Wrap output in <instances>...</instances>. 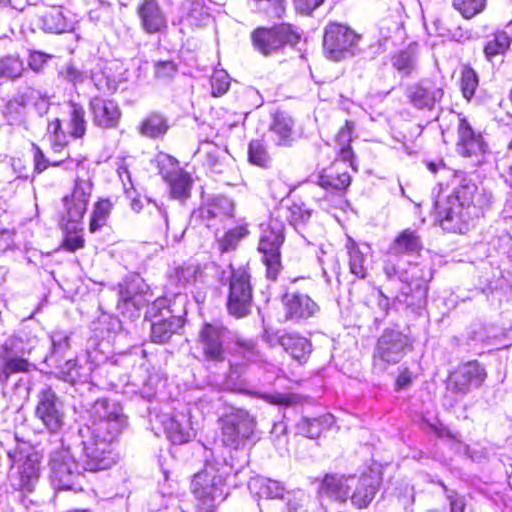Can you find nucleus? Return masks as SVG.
<instances>
[{"label": "nucleus", "mask_w": 512, "mask_h": 512, "mask_svg": "<svg viewBox=\"0 0 512 512\" xmlns=\"http://www.w3.org/2000/svg\"><path fill=\"white\" fill-rule=\"evenodd\" d=\"M383 484V473L377 469H368L361 473L349 493L351 505L358 509H367L374 501Z\"/></svg>", "instance_id": "a211bd4d"}, {"label": "nucleus", "mask_w": 512, "mask_h": 512, "mask_svg": "<svg viewBox=\"0 0 512 512\" xmlns=\"http://www.w3.org/2000/svg\"><path fill=\"white\" fill-rule=\"evenodd\" d=\"M31 149L33 153L34 172L41 174L50 167V160L45 156L44 151L39 145L32 143Z\"/></svg>", "instance_id": "6e6d98bb"}, {"label": "nucleus", "mask_w": 512, "mask_h": 512, "mask_svg": "<svg viewBox=\"0 0 512 512\" xmlns=\"http://www.w3.org/2000/svg\"><path fill=\"white\" fill-rule=\"evenodd\" d=\"M169 127L167 117L161 112L153 111L140 121L137 130L144 137L157 139L163 137Z\"/></svg>", "instance_id": "473e14b6"}, {"label": "nucleus", "mask_w": 512, "mask_h": 512, "mask_svg": "<svg viewBox=\"0 0 512 512\" xmlns=\"http://www.w3.org/2000/svg\"><path fill=\"white\" fill-rule=\"evenodd\" d=\"M474 213L440 194L433 205L435 221L447 233L464 234L469 231L479 218Z\"/></svg>", "instance_id": "20e7f679"}, {"label": "nucleus", "mask_w": 512, "mask_h": 512, "mask_svg": "<svg viewBox=\"0 0 512 512\" xmlns=\"http://www.w3.org/2000/svg\"><path fill=\"white\" fill-rule=\"evenodd\" d=\"M250 233L248 224L236 225L223 233L222 236L216 238L217 249L220 254L234 251L238 248L241 240L246 238Z\"/></svg>", "instance_id": "e433bc0d"}, {"label": "nucleus", "mask_w": 512, "mask_h": 512, "mask_svg": "<svg viewBox=\"0 0 512 512\" xmlns=\"http://www.w3.org/2000/svg\"><path fill=\"white\" fill-rule=\"evenodd\" d=\"M392 66L401 74L410 76L414 69V57L408 50H400L391 56Z\"/></svg>", "instance_id": "8fccbe9b"}, {"label": "nucleus", "mask_w": 512, "mask_h": 512, "mask_svg": "<svg viewBox=\"0 0 512 512\" xmlns=\"http://www.w3.org/2000/svg\"><path fill=\"white\" fill-rule=\"evenodd\" d=\"M288 210L290 212V219L295 224L307 221L312 215V211L307 209L304 203L293 202L288 206Z\"/></svg>", "instance_id": "4d7b16f0"}, {"label": "nucleus", "mask_w": 512, "mask_h": 512, "mask_svg": "<svg viewBox=\"0 0 512 512\" xmlns=\"http://www.w3.org/2000/svg\"><path fill=\"white\" fill-rule=\"evenodd\" d=\"M412 349L413 344L408 335L387 328L377 340L373 352V360L387 364H396Z\"/></svg>", "instance_id": "ddd939ff"}, {"label": "nucleus", "mask_w": 512, "mask_h": 512, "mask_svg": "<svg viewBox=\"0 0 512 512\" xmlns=\"http://www.w3.org/2000/svg\"><path fill=\"white\" fill-rule=\"evenodd\" d=\"M233 204L224 197L213 198L206 206L207 218H224L232 216Z\"/></svg>", "instance_id": "49530a36"}, {"label": "nucleus", "mask_w": 512, "mask_h": 512, "mask_svg": "<svg viewBox=\"0 0 512 512\" xmlns=\"http://www.w3.org/2000/svg\"><path fill=\"white\" fill-rule=\"evenodd\" d=\"M158 169L162 179L168 185L170 198L184 202L191 197L193 178L189 172L180 167L176 157L159 153Z\"/></svg>", "instance_id": "9d476101"}, {"label": "nucleus", "mask_w": 512, "mask_h": 512, "mask_svg": "<svg viewBox=\"0 0 512 512\" xmlns=\"http://www.w3.org/2000/svg\"><path fill=\"white\" fill-rule=\"evenodd\" d=\"M227 328L210 322H204L198 332V344L201 347L203 360L215 364L223 363L226 359Z\"/></svg>", "instance_id": "f3484780"}, {"label": "nucleus", "mask_w": 512, "mask_h": 512, "mask_svg": "<svg viewBox=\"0 0 512 512\" xmlns=\"http://www.w3.org/2000/svg\"><path fill=\"white\" fill-rule=\"evenodd\" d=\"M248 161L260 168H268L270 166L271 157L263 140L256 139L250 141L248 145Z\"/></svg>", "instance_id": "a19ab883"}, {"label": "nucleus", "mask_w": 512, "mask_h": 512, "mask_svg": "<svg viewBox=\"0 0 512 512\" xmlns=\"http://www.w3.org/2000/svg\"><path fill=\"white\" fill-rule=\"evenodd\" d=\"M14 344L5 341L0 344V382L6 384L11 375L29 373L34 368L27 358L14 356Z\"/></svg>", "instance_id": "a878e982"}, {"label": "nucleus", "mask_w": 512, "mask_h": 512, "mask_svg": "<svg viewBox=\"0 0 512 512\" xmlns=\"http://www.w3.org/2000/svg\"><path fill=\"white\" fill-rule=\"evenodd\" d=\"M284 229L271 222L261 224L257 251L262 254L261 262L265 266V275L275 281L282 270L281 247L284 243Z\"/></svg>", "instance_id": "39448f33"}, {"label": "nucleus", "mask_w": 512, "mask_h": 512, "mask_svg": "<svg viewBox=\"0 0 512 512\" xmlns=\"http://www.w3.org/2000/svg\"><path fill=\"white\" fill-rule=\"evenodd\" d=\"M349 254V270L351 274L355 275L359 279H364L367 276V269L364 265L365 258L359 247L352 243L348 248Z\"/></svg>", "instance_id": "de8ad7c7"}, {"label": "nucleus", "mask_w": 512, "mask_h": 512, "mask_svg": "<svg viewBox=\"0 0 512 512\" xmlns=\"http://www.w3.org/2000/svg\"><path fill=\"white\" fill-rule=\"evenodd\" d=\"M141 29L146 34H161L168 28L167 18L158 0H141L136 8Z\"/></svg>", "instance_id": "5701e85b"}, {"label": "nucleus", "mask_w": 512, "mask_h": 512, "mask_svg": "<svg viewBox=\"0 0 512 512\" xmlns=\"http://www.w3.org/2000/svg\"><path fill=\"white\" fill-rule=\"evenodd\" d=\"M266 496L272 499H282L284 497L285 488L284 485L277 481L268 479L265 484Z\"/></svg>", "instance_id": "e2e57ef3"}, {"label": "nucleus", "mask_w": 512, "mask_h": 512, "mask_svg": "<svg viewBox=\"0 0 512 512\" xmlns=\"http://www.w3.org/2000/svg\"><path fill=\"white\" fill-rule=\"evenodd\" d=\"M354 130V122L345 120L335 134L333 141L335 144V160L348 164L356 172L358 171V165L356 153L352 147Z\"/></svg>", "instance_id": "bb28decb"}, {"label": "nucleus", "mask_w": 512, "mask_h": 512, "mask_svg": "<svg viewBox=\"0 0 512 512\" xmlns=\"http://www.w3.org/2000/svg\"><path fill=\"white\" fill-rule=\"evenodd\" d=\"M456 134V151L461 157L477 158L488 152V144L483 133L475 129L462 112L457 113Z\"/></svg>", "instance_id": "4468645a"}, {"label": "nucleus", "mask_w": 512, "mask_h": 512, "mask_svg": "<svg viewBox=\"0 0 512 512\" xmlns=\"http://www.w3.org/2000/svg\"><path fill=\"white\" fill-rule=\"evenodd\" d=\"M93 190L94 183L91 178L76 176L71 191L61 200L64 208L62 220L81 223L87 212Z\"/></svg>", "instance_id": "f8f14e48"}, {"label": "nucleus", "mask_w": 512, "mask_h": 512, "mask_svg": "<svg viewBox=\"0 0 512 512\" xmlns=\"http://www.w3.org/2000/svg\"><path fill=\"white\" fill-rule=\"evenodd\" d=\"M354 479L352 475L325 473L320 480L318 493L332 502L346 504L352 490L351 481Z\"/></svg>", "instance_id": "b1692460"}, {"label": "nucleus", "mask_w": 512, "mask_h": 512, "mask_svg": "<svg viewBox=\"0 0 512 512\" xmlns=\"http://www.w3.org/2000/svg\"><path fill=\"white\" fill-rule=\"evenodd\" d=\"M154 67L156 75L161 78L171 77L178 70V66L173 60L158 61Z\"/></svg>", "instance_id": "680f3d73"}, {"label": "nucleus", "mask_w": 512, "mask_h": 512, "mask_svg": "<svg viewBox=\"0 0 512 512\" xmlns=\"http://www.w3.org/2000/svg\"><path fill=\"white\" fill-rule=\"evenodd\" d=\"M114 203L109 197H98L89 215L88 231L94 234L108 225Z\"/></svg>", "instance_id": "2f4dec72"}, {"label": "nucleus", "mask_w": 512, "mask_h": 512, "mask_svg": "<svg viewBox=\"0 0 512 512\" xmlns=\"http://www.w3.org/2000/svg\"><path fill=\"white\" fill-rule=\"evenodd\" d=\"M88 108L95 127L112 130L120 126L122 110L115 99L104 97V95H94L89 100Z\"/></svg>", "instance_id": "6ab92c4d"}, {"label": "nucleus", "mask_w": 512, "mask_h": 512, "mask_svg": "<svg viewBox=\"0 0 512 512\" xmlns=\"http://www.w3.org/2000/svg\"><path fill=\"white\" fill-rule=\"evenodd\" d=\"M170 278L177 286L187 287L202 282L204 270L200 264L183 263L173 268Z\"/></svg>", "instance_id": "f704fd0d"}, {"label": "nucleus", "mask_w": 512, "mask_h": 512, "mask_svg": "<svg viewBox=\"0 0 512 512\" xmlns=\"http://www.w3.org/2000/svg\"><path fill=\"white\" fill-rule=\"evenodd\" d=\"M404 96L413 109L431 112L442 101L444 89L436 80L423 78L409 84L404 91Z\"/></svg>", "instance_id": "2eb2a0df"}, {"label": "nucleus", "mask_w": 512, "mask_h": 512, "mask_svg": "<svg viewBox=\"0 0 512 512\" xmlns=\"http://www.w3.org/2000/svg\"><path fill=\"white\" fill-rule=\"evenodd\" d=\"M320 425L321 422L319 419H308L303 422V430L306 431V436L308 438L314 439L320 436Z\"/></svg>", "instance_id": "338daca9"}, {"label": "nucleus", "mask_w": 512, "mask_h": 512, "mask_svg": "<svg viewBox=\"0 0 512 512\" xmlns=\"http://www.w3.org/2000/svg\"><path fill=\"white\" fill-rule=\"evenodd\" d=\"M423 250L421 237L416 230H401L390 244L389 251L394 255L417 254Z\"/></svg>", "instance_id": "7c9ffc66"}, {"label": "nucleus", "mask_w": 512, "mask_h": 512, "mask_svg": "<svg viewBox=\"0 0 512 512\" xmlns=\"http://www.w3.org/2000/svg\"><path fill=\"white\" fill-rule=\"evenodd\" d=\"M43 23L46 31L55 34L65 33L71 29L70 22L59 10H54L47 13L43 17Z\"/></svg>", "instance_id": "a18cd8bd"}, {"label": "nucleus", "mask_w": 512, "mask_h": 512, "mask_svg": "<svg viewBox=\"0 0 512 512\" xmlns=\"http://www.w3.org/2000/svg\"><path fill=\"white\" fill-rule=\"evenodd\" d=\"M91 436L83 442L84 469L98 472L112 468L119 460L117 444L126 426V416L109 410L106 400L97 404Z\"/></svg>", "instance_id": "f257e3e1"}, {"label": "nucleus", "mask_w": 512, "mask_h": 512, "mask_svg": "<svg viewBox=\"0 0 512 512\" xmlns=\"http://www.w3.org/2000/svg\"><path fill=\"white\" fill-rule=\"evenodd\" d=\"M324 0H292L294 9L302 15H310Z\"/></svg>", "instance_id": "052dcab7"}, {"label": "nucleus", "mask_w": 512, "mask_h": 512, "mask_svg": "<svg viewBox=\"0 0 512 512\" xmlns=\"http://www.w3.org/2000/svg\"><path fill=\"white\" fill-rule=\"evenodd\" d=\"M447 388L455 394L466 395L471 387L460 366L451 371L447 378Z\"/></svg>", "instance_id": "603ef678"}, {"label": "nucleus", "mask_w": 512, "mask_h": 512, "mask_svg": "<svg viewBox=\"0 0 512 512\" xmlns=\"http://www.w3.org/2000/svg\"><path fill=\"white\" fill-rule=\"evenodd\" d=\"M487 6V0H452V7L466 20L481 14Z\"/></svg>", "instance_id": "37998d69"}, {"label": "nucleus", "mask_w": 512, "mask_h": 512, "mask_svg": "<svg viewBox=\"0 0 512 512\" xmlns=\"http://www.w3.org/2000/svg\"><path fill=\"white\" fill-rule=\"evenodd\" d=\"M282 322L302 324L320 312L319 304L308 294L286 292L281 297Z\"/></svg>", "instance_id": "dca6fc26"}, {"label": "nucleus", "mask_w": 512, "mask_h": 512, "mask_svg": "<svg viewBox=\"0 0 512 512\" xmlns=\"http://www.w3.org/2000/svg\"><path fill=\"white\" fill-rule=\"evenodd\" d=\"M304 506V493L294 494L286 502L288 512H300Z\"/></svg>", "instance_id": "774afa93"}, {"label": "nucleus", "mask_w": 512, "mask_h": 512, "mask_svg": "<svg viewBox=\"0 0 512 512\" xmlns=\"http://www.w3.org/2000/svg\"><path fill=\"white\" fill-rule=\"evenodd\" d=\"M62 231V249L73 253L85 247L86 241L83 236V228L80 226V223L63 221Z\"/></svg>", "instance_id": "4c0bfd02"}, {"label": "nucleus", "mask_w": 512, "mask_h": 512, "mask_svg": "<svg viewBox=\"0 0 512 512\" xmlns=\"http://www.w3.org/2000/svg\"><path fill=\"white\" fill-rule=\"evenodd\" d=\"M24 64L17 55H7L0 59V78L16 79L24 71Z\"/></svg>", "instance_id": "c03bdc74"}, {"label": "nucleus", "mask_w": 512, "mask_h": 512, "mask_svg": "<svg viewBox=\"0 0 512 512\" xmlns=\"http://www.w3.org/2000/svg\"><path fill=\"white\" fill-rule=\"evenodd\" d=\"M512 35L504 29H496L483 44V54L488 61L504 56L511 48Z\"/></svg>", "instance_id": "72a5a7b5"}, {"label": "nucleus", "mask_w": 512, "mask_h": 512, "mask_svg": "<svg viewBox=\"0 0 512 512\" xmlns=\"http://www.w3.org/2000/svg\"><path fill=\"white\" fill-rule=\"evenodd\" d=\"M58 402L59 397L51 386L39 391L35 415L51 433L58 432L64 424V413Z\"/></svg>", "instance_id": "4be33fe9"}, {"label": "nucleus", "mask_w": 512, "mask_h": 512, "mask_svg": "<svg viewBox=\"0 0 512 512\" xmlns=\"http://www.w3.org/2000/svg\"><path fill=\"white\" fill-rule=\"evenodd\" d=\"M478 86V73L469 64L463 65L459 77V88L463 98L470 102L475 97Z\"/></svg>", "instance_id": "58836bf2"}, {"label": "nucleus", "mask_w": 512, "mask_h": 512, "mask_svg": "<svg viewBox=\"0 0 512 512\" xmlns=\"http://www.w3.org/2000/svg\"><path fill=\"white\" fill-rule=\"evenodd\" d=\"M228 269V291L225 303L227 313L235 319L246 318L251 314L254 303L250 266L249 264L239 266L229 264Z\"/></svg>", "instance_id": "f03ea898"}, {"label": "nucleus", "mask_w": 512, "mask_h": 512, "mask_svg": "<svg viewBox=\"0 0 512 512\" xmlns=\"http://www.w3.org/2000/svg\"><path fill=\"white\" fill-rule=\"evenodd\" d=\"M50 466V478L57 491L83 490L78 482L81 477L78 471V463L68 449L55 450L50 459Z\"/></svg>", "instance_id": "9b49d317"}, {"label": "nucleus", "mask_w": 512, "mask_h": 512, "mask_svg": "<svg viewBox=\"0 0 512 512\" xmlns=\"http://www.w3.org/2000/svg\"><path fill=\"white\" fill-rule=\"evenodd\" d=\"M250 37L256 51L263 56H271L286 46L297 45L300 42L301 33L292 23L280 22L270 27H257L251 32Z\"/></svg>", "instance_id": "7ed1b4c3"}, {"label": "nucleus", "mask_w": 512, "mask_h": 512, "mask_svg": "<svg viewBox=\"0 0 512 512\" xmlns=\"http://www.w3.org/2000/svg\"><path fill=\"white\" fill-rule=\"evenodd\" d=\"M232 391L242 393V394H251L256 395L263 399L265 402L272 404V405H279V406H291L295 404L298 400L297 395L293 393H256L251 392L245 388H234Z\"/></svg>", "instance_id": "79ce46f5"}, {"label": "nucleus", "mask_w": 512, "mask_h": 512, "mask_svg": "<svg viewBox=\"0 0 512 512\" xmlns=\"http://www.w3.org/2000/svg\"><path fill=\"white\" fill-rule=\"evenodd\" d=\"M210 84L212 96L221 97L228 92L231 79L226 71L216 70L211 76Z\"/></svg>", "instance_id": "864d4df0"}, {"label": "nucleus", "mask_w": 512, "mask_h": 512, "mask_svg": "<svg viewBox=\"0 0 512 512\" xmlns=\"http://www.w3.org/2000/svg\"><path fill=\"white\" fill-rule=\"evenodd\" d=\"M219 423L222 445L235 450L253 436L256 427L255 418L243 409L224 415Z\"/></svg>", "instance_id": "1a4fd4ad"}, {"label": "nucleus", "mask_w": 512, "mask_h": 512, "mask_svg": "<svg viewBox=\"0 0 512 512\" xmlns=\"http://www.w3.org/2000/svg\"><path fill=\"white\" fill-rule=\"evenodd\" d=\"M93 79L94 85L98 90L97 95H104V97H109L115 94L119 88L118 81L103 71L96 73Z\"/></svg>", "instance_id": "3c124183"}, {"label": "nucleus", "mask_w": 512, "mask_h": 512, "mask_svg": "<svg viewBox=\"0 0 512 512\" xmlns=\"http://www.w3.org/2000/svg\"><path fill=\"white\" fill-rule=\"evenodd\" d=\"M256 11L271 18H282L286 13L285 0H254Z\"/></svg>", "instance_id": "09e8293b"}, {"label": "nucleus", "mask_w": 512, "mask_h": 512, "mask_svg": "<svg viewBox=\"0 0 512 512\" xmlns=\"http://www.w3.org/2000/svg\"><path fill=\"white\" fill-rule=\"evenodd\" d=\"M16 489L30 493L34 491L41 474L42 457L32 447H17L9 453Z\"/></svg>", "instance_id": "0eeeda50"}, {"label": "nucleus", "mask_w": 512, "mask_h": 512, "mask_svg": "<svg viewBox=\"0 0 512 512\" xmlns=\"http://www.w3.org/2000/svg\"><path fill=\"white\" fill-rule=\"evenodd\" d=\"M47 131L53 139H67L66 133L63 130L62 121L59 118H55L48 122Z\"/></svg>", "instance_id": "69168bd1"}, {"label": "nucleus", "mask_w": 512, "mask_h": 512, "mask_svg": "<svg viewBox=\"0 0 512 512\" xmlns=\"http://www.w3.org/2000/svg\"><path fill=\"white\" fill-rule=\"evenodd\" d=\"M415 375L408 367H402L394 382V389L401 391L410 387L415 379Z\"/></svg>", "instance_id": "13d9d810"}, {"label": "nucleus", "mask_w": 512, "mask_h": 512, "mask_svg": "<svg viewBox=\"0 0 512 512\" xmlns=\"http://www.w3.org/2000/svg\"><path fill=\"white\" fill-rule=\"evenodd\" d=\"M396 496L404 504L412 505L415 501V493L412 486L401 484L396 488Z\"/></svg>", "instance_id": "0e129e2a"}, {"label": "nucleus", "mask_w": 512, "mask_h": 512, "mask_svg": "<svg viewBox=\"0 0 512 512\" xmlns=\"http://www.w3.org/2000/svg\"><path fill=\"white\" fill-rule=\"evenodd\" d=\"M50 58L51 55L42 51H31L28 58V65L33 71L39 72L44 68Z\"/></svg>", "instance_id": "bf43d9fd"}, {"label": "nucleus", "mask_w": 512, "mask_h": 512, "mask_svg": "<svg viewBox=\"0 0 512 512\" xmlns=\"http://www.w3.org/2000/svg\"><path fill=\"white\" fill-rule=\"evenodd\" d=\"M470 387H479L487 379L488 374L483 364L478 360H470L459 365Z\"/></svg>", "instance_id": "ea45409f"}, {"label": "nucleus", "mask_w": 512, "mask_h": 512, "mask_svg": "<svg viewBox=\"0 0 512 512\" xmlns=\"http://www.w3.org/2000/svg\"><path fill=\"white\" fill-rule=\"evenodd\" d=\"M360 35L347 25L330 22L323 33V52L327 59L340 62L355 54Z\"/></svg>", "instance_id": "423d86ee"}, {"label": "nucleus", "mask_w": 512, "mask_h": 512, "mask_svg": "<svg viewBox=\"0 0 512 512\" xmlns=\"http://www.w3.org/2000/svg\"><path fill=\"white\" fill-rule=\"evenodd\" d=\"M167 437L173 444H183L189 441L190 434L181 423L171 418L166 422Z\"/></svg>", "instance_id": "5fc2aeb1"}, {"label": "nucleus", "mask_w": 512, "mask_h": 512, "mask_svg": "<svg viewBox=\"0 0 512 512\" xmlns=\"http://www.w3.org/2000/svg\"><path fill=\"white\" fill-rule=\"evenodd\" d=\"M185 324L181 316L170 315L167 318L153 322L150 329V340L155 344L167 343L174 334H177Z\"/></svg>", "instance_id": "c756f323"}, {"label": "nucleus", "mask_w": 512, "mask_h": 512, "mask_svg": "<svg viewBox=\"0 0 512 512\" xmlns=\"http://www.w3.org/2000/svg\"><path fill=\"white\" fill-rule=\"evenodd\" d=\"M190 490L196 499L195 512H215L217 500L227 496L221 478L206 469L194 474Z\"/></svg>", "instance_id": "6e6552de"}, {"label": "nucleus", "mask_w": 512, "mask_h": 512, "mask_svg": "<svg viewBox=\"0 0 512 512\" xmlns=\"http://www.w3.org/2000/svg\"><path fill=\"white\" fill-rule=\"evenodd\" d=\"M269 130L273 135L275 145L291 147L295 140L294 119L284 111L273 114Z\"/></svg>", "instance_id": "cd10ccee"}, {"label": "nucleus", "mask_w": 512, "mask_h": 512, "mask_svg": "<svg viewBox=\"0 0 512 512\" xmlns=\"http://www.w3.org/2000/svg\"><path fill=\"white\" fill-rule=\"evenodd\" d=\"M316 184L328 195L343 198L351 187L352 176L349 172L340 171L331 164L318 173Z\"/></svg>", "instance_id": "393cba45"}, {"label": "nucleus", "mask_w": 512, "mask_h": 512, "mask_svg": "<svg viewBox=\"0 0 512 512\" xmlns=\"http://www.w3.org/2000/svg\"><path fill=\"white\" fill-rule=\"evenodd\" d=\"M282 348L301 364L306 363L313 351L310 339L294 332H286L278 339Z\"/></svg>", "instance_id": "c85d7f7f"}, {"label": "nucleus", "mask_w": 512, "mask_h": 512, "mask_svg": "<svg viewBox=\"0 0 512 512\" xmlns=\"http://www.w3.org/2000/svg\"><path fill=\"white\" fill-rule=\"evenodd\" d=\"M444 197L456 202L469 211H474L478 217L483 216L484 211L490 207L491 195L485 190H480L473 181H464L449 195Z\"/></svg>", "instance_id": "aec40b11"}, {"label": "nucleus", "mask_w": 512, "mask_h": 512, "mask_svg": "<svg viewBox=\"0 0 512 512\" xmlns=\"http://www.w3.org/2000/svg\"><path fill=\"white\" fill-rule=\"evenodd\" d=\"M68 106V134L74 139H83L88 127L86 111L81 103L72 100L68 102Z\"/></svg>", "instance_id": "c9c22d12"}, {"label": "nucleus", "mask_w": 512, "mask_h": 512, "mask_svg": "<svg viewBox=\"0 0 512 512\" xmlns=\"http://www.w3.org/2000/svg\"><path fill=\"white\" fill-rule=\"evenodd\" d=\"M116 307L121 314L130 319L139 318L141 311L151 302L147 292L135 281H124L118 284Z\"/></svg>", "instance_id": "412c9836"}]
</instances>
